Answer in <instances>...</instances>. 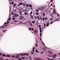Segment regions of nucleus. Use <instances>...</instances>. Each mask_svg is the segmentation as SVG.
Instances as JSON below:
<instances>
[{
    "instance_id": "f257e3e1",
    "label": "nucleus",
    "mask_w": 60,
    "mask_h": 60,
    "mask_svg": "<svg viewBox=\"0 0 60 60\" xmlns=\"http://www.w3.org/2000/svg\"><path fill=\"white\" fill-rule=\"evenodd\" d=\"M39 9L40 10H43L44 9V7L40 6L39 7Z\"/></svg>"
},
{
    "instance_id": "f03ea898",
    "label": "nucleus",
    "mask_w": 60,
    "mask_h": 60,
    "mask_svg": "<svg viewBox=\"0 0 60 60\" xmlns=\"http://www.w3.org/2000/svg\"><path fill=\"white\" fill-rule=\"evenodd\" d=\"M15 57V58H19V60H22V59H20V58H19V57L18 56H13V55L12 56V57Z\"/></svg>"
},
{
    "instance_id": "7ed1b4c3",
    "label": "nucleus",
    "mask_w": 60,
    "mask_h": 60,
    "mask_svg": "<svg viewBox=\"0 0 60 60\" xmlns=\"http://www.w3.org/2000/svg\"><path fill=\"white\" fill-rule=\"evenodd\" d=\"M53 56H53L52 57V58H56V56H56V54H55Z\"/></svg>"
},
{
    "instance_id": "20e7f679",
    "label": "nucleus",
    "mask_w": 60,
    "mask_h": 60,
    "mask_svg": "<svg viewBox=\"0 0 60 60\" xmlns=\"http://www.w3.org/2000/svg\"><path fill=\"white\" fill-rule=\"evenodd\" d=\"M19 14H15L14 15L15 16V17H18L19 16Z\"/></svg>"
},
{
    "instance_id": "39448f33",
    "label": "nucleus",
    "mask_w": 60,
    "mask_h": 60,
    "mask_svg": "<svg viewBox=\"0 0 60 60\" xmlns=\"http://www.w3.org/2000/svg\"><path fill=\"white\" fill-rule=\"evenodd\" d=\"M27 59H29V60H32V58H31V57H30V56H29L27 58Z\"/></svg>"
},
{
    "instance_id": "423d86ee",
    "label": "nucleus",
    "mask_w": 60,
    "mask_h": 60,
    "mask_svg": "<svg viewBox=\"0 0 60 60\" xmlns=\"http://www.w3.org/2000/svg\"><path fill=\"white\" fill-rule=\"evenodd\" d=\"M20 19H23V16H21L20 17Z\"/></svg>"
},
{
    "instance_id": "0eeeda50",
    "label": "nucleus",
    "mask_w": 60,
    "mask_h": 60,
    "mask_svg": "<svg viewBox=\"0 0 60 60\" xmlns=\"http://www.w3.org/2000/svg\"><path fill=\"white\" fill-rule=\"evenodd\" d=\"M48 52L49 53H50V54H51V55H52L53 54L52 53V52H51V51H49Z\"/></svg>"
},
{
    "instance_id": "6e6552de",
    "label": "nucleus",
    "mask_w": 60,
    "mask_h": 60,
    "mask_svg": "<svg viewBox=\"0 0 60 60\" xmlns=\"http://www.w3.org/2000/svg\"><path fill=\"white\" fill-rule=\"evenodd\" d=\"M23 54H24V55H23L24 56H25V55H26V56H28L29 55V54H27V53H23Z\"/></svg>"
},
{
    "instance_id": "1a4fd4ad",
    "label": "nucleus",
    "mask_w": 60,
    "mask_h": 60,
    "mask_svg": "<svg viewBox=\"0 0 60 60\" xmlns=\"http://www.w3.org/2000/svg\"><path fill=\"white\" fill-rule=\"evenodd\" d=\"M40 38V41H42V44H43V45H45V44H44V43H43V42L42 41V40H41V38Z\"/></svg>"
},
{
    "instance_id": "9d476101",
    "label": "nucleus",
    "mask_w": 60,
    "mask_h": 60,
    "mask_svg": "<svg viewBox=\"0 0 60 60\" xmlns=\"http://www.w3.org/2000/svg\"><path fill=\"white\" fill-rule=\"evenodd\" d=\"M55 11H56L55 9L53 11V13L54 14H55L56 13V12H55Z\"/></svg>"
},
{
    "instance_id": "9b49d317",
    "label": "nucleus",
    "mask_w": 60,
    "mask_h": 60,
    "mask_svg": "<svg viewBox=\"0 0 60 60\" xmlns=\"http://www.w3.org/2000/svg\"><path fill=\"white\" fill-rule=\"evenodd\" d=\"M11 19V17L8 18V20H7V22H8V20H10Z\"/></svg>"
},
{
    "instance_id": "f8f14e48",
    "label": "nucleus",
    "mask_w": 60,
    "mask_h": 60,
    "mask_svg": "<svg viewBox=\"0 0 60 60\" xmlns=\"http://www.w3.org/2000/svg\"><path fill=\"white\" fill-rule=\"evenodd\" d=\"M37 60H42L41 59H40V58H37Z\"/></svg>"
},
{
    "instance_id": "ddd939ff",
    "label": "nucleus",
    "mask_w": 60,
    "mask_h": 60,
    "mask_svg": "<svg viewBox=\"0 0 60 60\" xmlns=\"http://www.w3.org/2000/svg\"><path fill=\"white\" fill-rule=\"evenodd\" d=\"M13 20H15V17L13 16Z\"/></svg>"
},
{
    "instance_id": "4468645a",
    "label": "nucleus",
    "mask_w": 60,
    "mask_h": 60,
    "mask_svg": "<svg viewBox=\"0 0 60 60\" xmlns=\"http://www.w3.org/2000/svg\"><path fill=\"white\" fill-rule=\"evenodd\" d=\"M37 17L38 19V20H40V17H39V16H37Z\"/></svg>"
},
{
    "instance_id": "2eb2a0df",
    "label": "nucleus",
    "mask_w": 60,
    "mask_h": 60,
    "mask_svg": "<svg viewBox=\"0 0 60 60\" xmlns=\"http://www.w3.org/2000/svg\"><path fill=\"white\" fill-rule=\"evenodd\" d=\"M59 21V20L58 19H55V20H54V22H55V21Z\"/></svg>"
},
{
    "instance_id": "dca6fc26",
    "label": "nucleus",
    "mask_w": 60,
    "mask_h": 60,
    "mask_svg": "<svg viewBox=\"0 0 60 60\" xmlns=\"http://www.w3.org/2000/svg\"><path fill=\"white\" fill-rule=\"evenodd\" d=\"M36 52H37V53H39V51H38V50H37V49L36 50Z\"/></svg>"
},
{
    "instance_id": "f3484780",
    "label": "nucleus",
    "mask_w": 60,
    "mask_h": 60,
    "mask_svg": "<svg viewBox=\"0 0 60 60\" xmlns=\"http://www.w3.org/2000/svg\"><path fill=\"white\" fill-rule=\"evenodd\" d=\"M30 17L31 19H33V16H32V15H31L30 16Z\"/></svg>"
},
{
    "instance_id": "a211bd4d",
    "label": "nucleus",
    "mask_w": 60,
    "mask_h": 60,
    "mask_svg": "<svg viewBox=\"0 0 60 60\" xmlns=\"http://www.w3.org/2000/svg\"><path fill=\"white\" fill-rule=\"evenodd\" d=\"M29 23L30 24V26H32V25H33V24H32V23H31L30 22H29Z\"/></svg>"
},
{
    "instance_id": "6ab92c4d",
    "label": "nucleus",
    "mask_w": 60,
    "mask_h": 60,
    "mask_svg": "<svg viewBox=\"0 0 60 60\" xmlns=\"http://www.w3.org/2000/svg\"><path fill=\"white\" fill-rule=\"evenodd\" d=\"M29 30L31 31V30H32V29L31 28H29Z\"/></svg>"
},
{
    "instance_id": "aec40b11",
    "label": "nucleus",
    "mask_w": 60,
    "mask_h": 60,
    "mask_svg": "<svg viewBox=\"0 0 60 60\" xmlns=\"http://www.w3.org/2000/svg\"><path fill=\"white\" fill-rule=\"evenodd\" d=\"M24 14L25 15H27V13L26 12H25L24 13Z\"/></svg>"
},
{
    "instance_id": "412c9836",
    "label": "nucleus",
    "mask_w": 60,
    "mask_h": 60,
    "mask_svg": "<svg viewBox=\"0 0 60 60\" xmlns=\"http://www.w3.org/2000/svg\"><path fill=\"white\" fill-rule=\"evenodd\" d=\"M39 17L41 19V20H42V18H41V15H39Z\"/></svg>"
},
{
    "instance_id": "4be33fe9",
    "label": "nucleus",
    "mask_w": 60,
    "mask_h": 60,
    "mask_svg": "<svg viewBox=\"0 0 60 60\" xmlns=\"http://www.w3.org/2000/svg\"><path fill=\"white\" fill-rule=\"evenodd\" d=\"M36 15H39V12H37L36 13Z\"/></svg>"
},
{
    "instance_id": "5701e85b",
    "label": "nucleus",
    "mask_w": 60,
    "mask_h": 60,
    "mask_svg": "<svg viewBox=\"0 0 60 60\" xmlns=\"http://www.w3.org/2000/svg\"><path fill=\"white\" fill-rule=\"evenodd\" d=\"M22 3H19V4L20 5H22Z\"/></svg>"
},
{
    "instance_id": "b1692460",
    "label": "nucleus",
    "mask_w": 60,
    "mask_h": 60,
    "mask_svg": "<svg viewBox=\"0 0 60 60\" xmlns=\"http://www.w3.org/2000/svg\"><path fill=\"white\" fill-rule=\"evenodd\" d=\"M33 51H34V47L33 48Z\"/></svg>"
},
{
    "instance_id": "393cba45",
    "label": "nucleus",
    "mask_w": 60,
    "mask_h": 60,
    "mask_svg": "<svg viewBox=\"0 0 60 60\" xmlns=\"http://www.w3.org/2000/svg\"><path fill=\"white\" fill-rule=\"evenodd\" d=\"M36 58V57H33V59H34V60H35Z\"/></svg>"
},
{
    "instance_id": "a878e982",
    "label": "nucleus",
    "mask_w": 60,
    "mask_h": 60,
    "mask_svg": "<svg viewBox=\"0 0 60 60\" xmlns=\"http://www.w3.org/2000/svg\"><path fill=\"white\" fill-rule=\"evenodd\" d=\"M22 5H23L24 6H25V4H24V3H22Z\"/></svg>"
},
{
    "instance_id": "bb28decb",
    "label": "nucleus",
    "mask_w": 60,
    "mask_h": 60,
    "mask_svg": "<svg viewBox=\"0 0 60 60\" xmlns=\"http://www.w3.org/2000/svg\"><path fill=\"white\" fill-rule=\"evenodd\" d=\"M17 5V4H14V7H15V6H16Z\"/></svg>"
},
{
    "instance_id": "cd10ccee",
    "label": "nucleus",
    "mask_w": 60,
    "mask_h": 60,
    "mask_svg": "<svg viewBox=\"0 0 60 60\" xmlns=\"http://www.w3.org/2000/svg\"><path fill=\"white\" fill-rule=\"evenodd\" d=\"M38 26H39V28H40V27H41V25H40Z\"/></svg>"
},
{
    "instance_id": "c85d7f7f",
    "label": "nucleus",
    "mask_w": 60,
    "mask_h": 60,
    "mask_svg": "<svg viewBox=\"0 0 60 60\" xmlns=\"http://www.w3.org/2000/svg\"><path fill=\"white\" fill-rule=\"evenodd\" d=\"M49 26V24H47L46 25V26Z\"/></svg>"
},
{
    "instance_id": "c756f323",
    "label": "nucleus",
    "mask_w": 60,
    "mask_h": 60,
    "mask_svg": "<svg viewBox=\"0 0 60 60\" xmlns=\"http://www.w3.org/2000/svg\"><path fill=\"white\" fill-rule=\"evenodd\" d=\"M41 54H43V52H41Z\"/></svg>"
},
{
    "instance_id": "7c9ffc66",
    "label": "nucleus",
    "mask_w": 60,
    "mask_h": 60,
    "mask_svg": "<svg viewBox=\"0 0 60 60\" xmlns=\"http://www.w3.org/2000/svg\"><path fill=\"white\" fill-rule=\"evenodd\" d=\"M19 14L20 15H22V12H19Z\"/></svg>"
},
{
    "instance_id": "2f4dec72",
    "label": "nucleus",
    "mask_w": 60,
    "mask_h": 60,
    "mask_svg": "<svg viewBox=\"0 0 60 60\" xmlns=\"http://www.w3.org/2000/svg\"><path fill=\"white\" fill-rule=\"evenodd\" d=\"M43 16H45V14L44 13H43Z\"/></svg>"
},
{
    "instance_id": "473e14b6",
    "label": "nucleus",
    "mask_w": 60,
    "mask_h": 60,
    "mask_svg": "<svg viewBox=\"0 0 60 60\" xmlns=\"http://www.w3.org/2000/svg\"><path fill=\"white\" fill-rule=\"evenodd\" d=\"M21 58L22 59H25V57H21Z\"/></svg>"
},
{
    "instance_id": "72a5a7b5",
    "label": "nucleus",
    "mask_w": 60,
    "mask_h": 60,
    "mask_svg": "<svg viewBox=\"0 0 60 60\" xmlns=\"http://www.w3.org/2000/svg\"><path fill=\"white\" fill-rule=\"evenodd\" d=\"M45 19V18H43V20H44Z\"/></svg>"
},
{
    "instance_id": "f704fd0d",
    "label": "nucleus",
    "mask_w": 60,
    "mask_h": 60,
    "mask_svg": "<svg viewBox=\"0 0 60 60\" xmlns=\"http://www.w3.org/2000/svg\"><path fill=\"white\" fill-rule=\"evenodd\" d=\"M32 23H35V22H34V21H33L32 22Z\"/></svg>"
},
{
    "instance_id": "c9c22d12",
    "label": "nucleus",
    "mask_w": 60,
    "mask_h": 60,
    "mask_svg": "<svg viewBox=\"0 0 60 60\" xmlns=\"http://www.w3.org/2000/svg\"><path fill=\"white\" fill-rule=\"evenodd\" d=\"M3 56H5V55L3 54Z\"/></svg>"
},
{
    "instance_id": "e433bc0d",
    "label": "nucleus",
    "mask_w": 60,
    "mask_h": 60,
    "mask_svg": "<svg viewBox=\"0 0 60 60\" xmlns=\"http://www.w3.org/2000/svg\"><path fill=\"white\" fill-rule=\"evenodd\" d=\"M40 36H41V33H40Z\"/></svg>"
},
{
    "instance_id": "4c0bfd02",
    "label": "nucleus",
    "mask_w": 60,
    "mask_h": 60,
    "mask_svg": "<svg viewBox=\"0 0 60 60\" xmlns=\"http://www.w3.org/2000/svg\"><path fill=\"white\" fill-rule=\"evenodd\" d=\"M48 19V18H45V20H47Z\"/></svg>"
},
{
    "instance_id": "58836bf2",
    "label": "nucleus",
    "mask_w": 60,
    "mask_h": 60,
    "mask_svg": "<svg viewBox=\"0 0 60 60\" xmlns=\"http://www.w3.org/2000/svg\"><path fill=\"white\" fill-rule=\"evenodd\" d=\"M36 47H37L38 46V45H37V44H35Z\"/></svg>"
},
{
    "instance_id": "ea45409f",
    "label": "nucleus",
    "mask_w": 60,
    "mask_h": 60,
    "mask_svg": "<svg viewBox=\"0 0 60 60\" xmlns=\"http://www.w3.org/2000/svg\"><path fill=\"white\" fill-rule=\"evenodd\" d=\"M34 53V52H31V54H33Z\"/></svg>"
},
{
    "instance_id": "a19ab883",
    "label": "nucleus",
    "mask_w": 60,
    "mask_h": 60,
    "mask_svg": "<svg viewBox=\"0 0 60 60\" xmlns=\"http://www.w3.org/2000/svg\"><path fill=\"white\" fill-rule=\"evenodd\" d=\"M39 10L37 9L36 10V11H37V12H38L39 11Z\"/></svg>"
},
{
    "instance_id": "79ce46f5",
    "label": "nucleus",
    "mask_w": 60,
    "mask_h": 60,
    "mask_svg": "<svg viewBox=\"0 0 60 60\" xmlns=\"http://www.w3.org/2000/svg\"><path fill=\"white\" fill-rule=\"evenodd\" d=\"M48 56H49V57H51V56H52L49 55H48Z\"/></svg>"
},
{
    "instance_id": "37998d69",
    "label": "nucleus",
    "mask_w": 60,
    "mask_h": 60,
    "mask_svg": "<svg viewBox=\"0 0 60 60\" xmlns=\"http://www.w3.org/2000/svg\"><path fill=\"white\" fill-rule=\"evenodd\" d=\"M21 55V56H23V54H22H22H20Z\"/></svg>"
},
{
    "instance_id": "c03bdc74",
    "label": "nucleus",
    "mask_w": 60,
    "mask_h": 60,
    "mask_svg": "<svg viewBox=\"0 0 60 60\" xmlns=\"http://www.w3.org/2000/svg\"><path fill=\"white\" fill-rule=\"evenodd\" d=\"M27 10H26V9H25L24 11L25 12H26V11Z\"/></svg>"
},
{
    "instance_id": "a18cd8bd",
    "label": "nucleus",
    "mask_w": 60,
    "mask_h": 60,
    "mask_svg": "<svg viewBox=\"0 0 60 60\" xmlns=\"http://www.w3.org/2000/svg\"><path fill=\"white\" fill-rule=\"evenodd\" d=\"M44 26H46V24H45V23L44 24Z\"/></svg>"
},
{
    "instance_id": "49530a36",
    "label": "nucleus",
    "mask_w": 60,
    "mask_h": 60,
    "mask_svg": "<svg viewBox=\"0 0 60 60\" xmlns=\"http://www.w3.org/2000/svg\"><path fill=\"white\" fill-rule=\"evenodd\" d=\"M0 59L1 60H3L4 59L2 58H0Z\"/></svg>"
},
{
    "instance_id": "de8ad7c7",
    "label": "nucleus",
    "mask_w": 60,
    "mask_h": 60,
    "mask_svg": "<svg viewBox=\"0 0 60 60\" xmlns=\"http://www.w3.org/2000/svg\"><path fill=\"white\" fill-rule=\"evenodd\" d=\"M35 60H37V58H36V59H35Z\"/></svg>"
},
{
    "instance_id": "09e8293b",
    "label": "nucleus",
    "mask_w": 60,
    "mask_h": 60,
    "mask_svg": "<svg viewBox=\"0 0 60 60\" xmlns=\"http://www.w3.org/2000/svg\"><path fill=\"white\" fill-rule=\"evenodd\" d=\"M9 22H10L9 21L7 23V24H8V23H9Z\"/></svg>"
},
{
    "instance_id": "8fccbe9b",
    "label": "nucleus",
    "mask_w": 60,
    "mask_h": 60,
    "mask_svg": "<svg viewBox=\"0 0 60 60\" xmlns=\"http://www.w3.org/2000/svg\"><path fill=\"white\" fill-rule=\"evenodd\" d=\"M26 6H28V7H29V6H28V4H27L26 5Z\"/></svg>"
},
{
    "instance_id": "3c124183",
    "label": "nucleus",
    "mask_w": 60,
    "mask_h": 60,
    "mask_svg": "<svg viewBox=\"0 0 60 60\" xmlns=\"http://www.w3.org/2000/svg\"><path fill=\"white\" fill-rule=\"evenodd\" d=\"M32 5H30V7H32Z\"/></svg>"
},
{
    "instance_id": "603ef678",
    "label": "nucleus",
    "mask_w": 60,
    "mask_h": 60,
    "mask_svg": "<svg viewBox=\"0 0 60 60\" xmlns=\"http://www.w3.org/2000/svg\"><path fill=\"white\" fill-rule=\"evenodd\" d=\"M40 32H42V31L41 30H40Z\"/></svg>"
},
{
    "instance_id": "864d4df0",
    "label": "nucleus",
    "mask_w": 60,
    "mask_h": 60,
    "mask_svg": "<svg viewBox=\"0 0 60 60\" xmlns=\"http://www.w3.org/2000/svg\"><path fill=\"white\" fill-rule=\"evenodd\" d=\"M47 58L49 60H51L50 59H49V58Z\"/></svg>"
},
{
    "instance_id": "5fc2aeb1",
    "label": "nucleus",
    "mask_w": 60,
    "mask_h": 60,
    "mask_svg": "<svg viewBox=\"0 0 60 60\" xmlns=\"http://www.w3.org/2000/svg\"><path fill=\"white\" fill-rule=\"evenodd\" d=\"M15 22H17V20H16L15 21Z\"/></svg>"
},
{
    "instance_id": "6e6d98bb",
    "label": "nucleus",
    "mask_w": 60,
    "mask_h": 60,
    "mask_svg": "<svg viewBox=\"0 0 60 60\" xmlns=\"http://www.w3.org/2000/svg\"><path fill=\"white\" fill-rule=\"evenodd\" d=\"M32 30L33 31H34V29L33 28H32Z\"/></svg>"
},
{
    "instance_id": "4d7b16f0",
    "label": "nucleus",
    "mask_w": 60,
    "mask_h": 60,
    "mask_svg": "<svg viewBox=\"0 0 60 60\" xmlns=\"http://www.w3.org/2000/svg\"><path fill=\"white\" fill-rule=\"evenodd\" d=\"M52 4H51V5H50V6H52Z\"/></svg>"
},
{
    "instance_id": "13d9d810",
    "label": "nucleus",
    "mask_w": 60,
    "mask_h": 60,
    "mask_svg": "<svg viewBox=\"0 0 60 60\" xmlns=\"http://www.w3.org/2000/svg\"><path fill=\"white\" fill-rule=\"evenodd\" d=\"M53 23V22H52L51 23V24H52Z\"/></svg>"
},
{
    "instance_id": "bf43d9fd",
    "label": "nucleus",
    "mask_w": 60,
    "mask_h": 60,
    "mask_svg": "<svg viewBox=\"0 0 60 60\" xmlns=\"http://www.w3.org/2000/svg\"><path fill=\"white\" fill-rule=\"evenodd\" d=\"M12 4H14V2H12Z\"/></svg>"
},
{
    "instance_id": "052dcab7",
    "label": "nucleus",
    "mask_w": 60,
    "mask_h": 60,
    "mask_svg": "<svg viewBox=\"0 0 60 60\" xmlns=\"http://www.w3.org/2000/svg\"><path fill=\"white\" fill-rule=\"evenodd\" d=\"M57 16H59V14H57Z\"/></svg>"
},
{
    "instance_id": "680f3d73",
    "label": "nucleus",
    "mask_w": 60,
    "mask_h": 60,
    "mask_svg": "<svg viewBox=\"0 0 60 60\" xmlns=\"http://www.w3.org/2000/svg\"><path fill=\"white\" fill-rule=\"evenodd\" d=\"M39 29H40V30H41V27H40V28H39Z\"/></svg>"
},
{
    "instance_id": "e2e57ef3",
    "label": "nucleus",
    "mask_w": 60,
    "mask_h": 60,
    "mask_svg": "<svg viewBox=\"0 0 60 60\" xmlns=\"http://www.w3.org/2000/svg\"><path fill=\"white\" fill-rule=\"evenodd\" d=\"M19 12H21V10L19 11Z\"/></svg>"
},
{
    "instance_id": "0e129e2a",
    "label": "nucleus",
    "mask_w": 60,
    "mask_h": 60,
    "mask_svg": "<svg viewBox=\"0 0 60 60\" xmlns=\"http://www.w3.org/2000/svg\"><path fill=\"white\" fill-rule=\"evenodd\" d=\"M32 12H31L30 13V14H32Z\"/></svg>"
},
{
    "instance_id": "69168bd1",
    "label": "nucleus",
    "mask_w": 60,
    "mask_h": 60,
    "mask_svg": "<svg viewBox=\"0 0 60 60\" xmlns=\"http://www.w3.org/2000/svg\"><path fill=\"white\" fill-rule=\"evenodd\" d=\"M6 22H5L4 23V25H5V24H6Z\"/></svg>"
},
{
    "instance_id": "338daca9",
    "label": "nucleus",
    "mask_w": 60,
    "mask_h": 60,
    "mask_svg": "<svg viewBox=\"0 0 60 60\" xmlns=\"http://www.w3.org/2000/svg\"><path fill=\"white\" fill-rule=\"evenodd\" d=\"M20 10H21V11H22V8H21L20 9Z\"/></svg>"
},
{
    "instance_id": "774afa93",
    "label": "nucleus",
    "mask_w": 60,
    "mask_h": 60,
    "mask_svg": "<svg viewBox=\"0 0 60 60\" xmlns=\"http://www.w3.org/2000/svg\"><path fill=\"white\" fill-rule=\"evenodd\" d=\"M9 56H9V55H8L7 56V57H9Z\"/></svg>"
}]
</instances>
